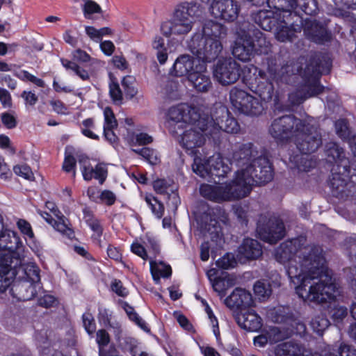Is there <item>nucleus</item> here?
I'll list each match as a JSON object with an SVG mask.
<instances>
[{"label": "nucleus", "instance_id": "31", "mask_svg": "<svg viewBox=\"0 0 356 356\" xmlns=\"http://www.w3.org/2000/svg\"><path fill=\"white\" fill-rule=\"evenodd\" d=\"M229 100L232 106L238 112L249 111L246 104L252 100V95L236 87H234L229 92Z\"/></svg>", "mask_w": 356, "mask_h": 356}, {"label": "nucleus", "instance_id": "43", "mask_svg": "<svg viewBox=\"0 0 356 356\" xmlns=\"http://www.w3.org/2000/svg\"><path fill=\"white\" fill-rule=\"evenodd\" d=\"M329 324L328 319L322 314L314 316L310 322L312 329L319 336L323 334V332L328 327Z\"/></svg>", "mask_w": 356, "mask_h": 356}, {"label": "nucleus", "instance_id": "18", "mask_svg": "<svg viewBox=\"0 0 356 356\" xmlns=\"http://www.w3.org/2000/svg\"><path fill=\"white\" fill-rule=\"evenodd\" d=\"M238 37L232 49L233 56L243 61H249L254 54V47L251 43V36L249 31L241 30L237 32Z\"/></svg>", "mask_w": 356, "mask_h": 356}, {"label": "nucleus", "instance_id": "44", "mask_svg": "<svg viewBox=\"0 0 356 356\" xmlns=\"http://www.w3.org/2000/svg\"><path fill=\"white\" fill-rule=\"evenodd\" d=\"M60 62L66 70H71L82 80L86 81L89 79L90 76L88 72L78 65L76 63L64 58L60 59Z\"/></svg>", "mask_w": 356, "mask_h": 356}, {"label": "nucleus", "instance_id": "8", "mask_svg": "<svg viewBox=\"0 0 356 356\" xmlns=\"http://www.w3.org/2000/svg\"><path fill=\"white\" fill-rule=\"evenodd\" d=\"M22 242L17 234L3 224L0 215V265H11L17 267L21 262Z\"/></svg>", "mask_w": 356, "mask_h": 356}, {"label": "nucleus", "instance_id": "24", "mask_svg": "<svg viewBox=\"0 0 356 356\" xmlns=\"http://www.w3.org/2000/svg\"><path fill=\"white\" fill-rule=\"evenodd\" d=\"M304 32L312 41L323 44L331 39V34L326 29L316 21H307L304 26Z\"/></svg>", "mask_w": 356, "mask_h": 356}, {"label": "nucleus", "instance_id": "4", "mask_svg": "<svg viewBox=\"0 0 356 356\" xmlns=\"http://www.w3.org/2000/svg\"><path fill=\"white\" fill-rule=\"evenodd\" d=\"M228 159L239 168L238 170H245L244 178L252 177L253 186L268 183L273 179L268 159L259 156L257 147L252 143L236 145Z\"/></svg>", "mask_w": 356, "mask_h": 356}, {"label": "nucleus", "instance_id": "25", "mask_svg": "<svg viewBox=\"0 0 356 356\" xmlns=\"http://www.w3.org/2000/svg\"><path fill=\"white\" fill-rule=\"evenodd\" d=\"M236 321L241 328L250 332H256L262 326L261 317L254 310L237 314Z\"/></svg>", "mask_w": 356, "mask_h": 356}, {"label": "nucleus", "instance_id": "51", "mask_svg": "<svg viewBox=\"0 0 356 356\" xmlns=\"http://www.w3.org/2000/svg\"><path fill=\"white\" fill-rule=\"evenodd\" d=\"M297 2V7L300 6L301 10L309 15H312L316 13L318 6L315 0H296Z\"/></svg>", "mask_w": 356, "mask_h": 356}, {"label": "nucleus", "instance_id": "11", "mask_svg": "<svg viewBox=\"0 0 356 356\" xmlns=\"http://www.w3.org/2000/svg\"><path fill=\"white\" fill-rule=\"evenodd\" d=\"M276 20L275 36L282 42H291L296 33L302 29V19L295 12L284 11L277 15Z\"/></svg>", "mask_w": 356, "mask_h": 356}, {"label": "nucleus", "instance_id": "50", "mask_svg": "<svg viewBox=\"0 0 356 356\" xmlns=\"http://www.w3.org/2000/svg\"><path fill=\"white\" fill-rule=\"evenodd\" d=\"M209 280L211 282L212 287L213 290L218 293V296L220 298H222L226 294V291L227 289V286L225 283V280L221 277H217L213 280L211 279V275L208 274Z\"/></svg>", "mask_w": 356, "mask_h": 356}, {"label": "nucleus", "instance_id": "42", "mask_svg": "<svg viewBox=\"0 0 356 356\" xmlns=\"http://www.w3.org/2000/svg\"><path fill=\"white\" fill-rule=\"evenodd\" d=\"M154 280L157 283L161 277H168L172 274V269L169 265H166L162 262L157 264L155 260V265L153 268L150 267Z\"/></svg>", "mask_w": 356, "mask_h": 356}, {"label": "nucleus", "instance_id": "58", "mask_svg": "<svg viewBox=\"0 0 356 356\" xmlns=\"http://www.w3.org/2000/svg\"><path fill=\"white\" fill-rule=\"evenodd\" d=\"M38 295H39L38 304L40 306L48 308L53 307L56 303V298L54 296L42 291V289Z\"/></svg>", "mask_w": 356, "mask_h": 356}, {"label": "nucleus", "instance_id": "40", "mask_svg": "<svg viewBox=\"0 0 356 356\" xmlns=\"http://www.w3.org/2000/svg\"><path fill=\"white\" fill-rule=\"evenodd\" d=\"M265 332L268 337L269 343L270 344L283 341L289 336L287 330L276 326L269 327L265 330Z\"/></svg>", "mask_w": 356, "mask_h": 356}, {"label": "nucleus", "instance_id": "23", "mask_svg": "<svg viewBox=\"0 0 356 356\" xmlns=\"http://www.w3.org/2000/svg\"><path fill=\"white\" fill-rule=\"evenodd\" d=\"M224 302L230 309H240L250 306L252 303V296L250 291L238 287L225 299Z\"/></svg>", "mask_w": 356, "mask_h": 356}, {"label": "nucleus", "instance_id": "12", "mask_svg": "<svg viewBox=\"0 0 356 356\" xmlns=\"http://www.w3.org/2000/svg\"><path fill=\"white\" fill-rule=\"evenodd\" d=\"M261 216L257 223V232L261 239L269 243H275L285 235V227L283 222L277 216L268 218Z\"/></svg>", "mask_w": 356, "mask_h": 356}, {"label": "nucleus", "instance_id": "17", "mask_svg": "<svg viewBox=\"0 0 356 356\" xmlns=\"http://www.w3.org/2000/svg\"><path fill=\"white\" fill-rule=\"evenodd\" d=\"M210 9L215 18L233 22L237 19L241 7L235 0H216L213 1Z\"/></svg>", "mask_w": 356, "mask_h": 356}, {"label": "nucleus", "instance_id": "47", "mask_svg": "<svg viewBox=\"0 0 356 356\" xmlns=\"http://www.w3.org/2000/svg\"><path fill=\"white\" fill-rule=\"evenodd\" d=\"M122 307L131 321L135 322L143 330H146L147 329L146 323L138 315L134 307L126 302H122Z\"/></svg>", "mask_w": 356, "mask_h": 356}, {"label": "nucleus", "instance_id": "34", "mask_svg": "<svg viewBox=\"0 0 356 356\" xmlns=\"http://www.w3.org/2000/svg\"><path fill=\"white\" fill-rule=\"evenodd\" d=\"M275 353L276 356H320L318 354H304L302 347L293 341L280 344Z\"/></svg>", "mask_w": 356, "mask_h": 356}, {"label": "nucleus", "instance_id": "15", "mask_svg": "<svg viewBox=\"0 0 356 356\" xmlns=\"http://www.w3.org/2000/svg\"><path fill=\"white\" fill-rule=\"evenodd\" d=\"M219 111L221 113L219 118L213 119L209 116V134L213 140L218 138L220 131L237 134L240 130L238 123L234 118L229 116L228 111L225 107L220 108Z\"/></svg>", "mask_w": 356, "mask_h": 356}, {"label": "nucleus", "instance_id": "20", "mask_svg": "<svg viewBox=\"0 0 356 356\" xmlns=\"http://www.w3.org/2000/svg\"><path fill=\"white\" fill-rule=\"evenodd\" d=\"M79 163L84 180L90 181L94 178L98 180L101 184L105 181L108 175V169L104 163H98L93 168L90 165L89 159L83 156H80Z\"/></svg>", "mask_w": 356, "mask_h": 356}, {"label": "nucleus", "instance_id": "21", "mask_svg": "<svg viewBox=\"0 0 356 356\" xmlns=\"http://www.w3.org/2000/svg\"><path fill=\"white\" fill-rule=\"evenodd\" d=\"M188 80L193 88L200 92H207L212 87V83L205 64L195 65V72L188 76Z\"/></svg>", "mask_w": 356, "mask_h": 356}, {"label": "nucleus", "instance_id": "39", "mask_svg": "<svg viewBox=\"0 0 356 356\" xmlns=\"http://www.w3.org/2000/svg\"><path fill=\"white\" fill-rule=\"evenodd\" d=\"M162 93L165 98L175 100L181 97L180 86L178 81L168 80L163 88Z\"/></svg>", "mask_w": 356, "mask_h": 356}, {"label": "nucleus", "instance_id": "2", "mask_svg": "<svg viewBox=\"0 0 356 356\" xmlns=\"http://www.w3.org/2000/svg\"><path fill=\"white\" fill-rule=\"evenodd\" d=\"M267 72L259 70L251 81H248L250 89L259 96L260 99L252 95V100L246 104L249 111H241L246 115L257 116L265 109V104L270 102L273 96L274 86L271 81L276 83L295 84L298 82L296 91L289 95V99L293 105L302 103L305 100L321 93L324 87L320 83L323 66L320 63L318 55L299 58L296 62L287 63L280 68L275 60L268 59Z\"/></svg>", "mask_w": 356, "mask_h": 356}, {"label": "nucleus", "instance_id": "10", "mask_svg": "<svg viewBox=\"0 0 356 356\" xmlns=\"http://www.w3.org/2000/svg\"><path fill=\"white\" fill-rule=\"evenodd\" d=\"M188 47L191 53L202 62L215 60L222 50L221 41L218 39L204 38L200 33L193 35Z\"/></svg>", "mask_w": 356, "mask_h": 356}, {"label": "nucleus", "instance_id": "61", "mask_svg": "<svg viewBox=\"0 0 356 356\" xmlns=\"http://www.w3.org/2000/svg\"><path fill=\"white\" fill-rule=\"evenodd\" d=\"M83 325L86 331L92 334L96 330V324L92 315L90 313H85L82 316Z\"/></svg>", "mask_w": 356, "mask_h": 356}, {"label": "nucleus", "instance_id": "3", "mask_svg": "<svg viewBox=\"0 0 356 356\" xmlns=\"http://www.w3.org/2000/svg\"><path fill=\"white\" fill-rule=\"evenodd\" d=\"M269 134L277 143L293 140L299 151H316L322 144L321 135L315 119L307 117L300 120L292 115L275 119L269 128Z\"/></svg>", "mask_w": 356, "mask_h": 356}, {"label": "nucleus", "instance_id": "55", "mask_svg": "<svg viewBox=\"0 0 356 356\" xmlns=\"http://www.w3.org/2000/svg\"><path fill=\"white\" fill-rule=\"evenodd\" d=\"M83 14L86 18H90V15L95 13H101L100 6L92 0H86L83 8Z\"/></svg>", "mask_w": 356, "mask_h": 356}, {"label": "nucleus", "instance_id": "16", "mask_svg": "<svg viewBox=\"0 0 356 356\" xmlns=\"http://www.w3.org/2000/svg\"><path fill=\"white\" fill-rule=\"evenodd\" d=\"M194 24L185 17L173 13L172 18L161 24V31L165 37L184 36L191 32Z\"/></svg>", "mask_w": 356, "mask_h": 356}, {"label": "nucleus", "instance_id": "26", "mask_svg": "<svg viewBox=\"0 0 356 356\" xmlns=\"http://www.w3.org/2000/svg\"><path fill=\"white\" fill-rule=\"evenodd\" d=\"M15 271V279L26 280L35 284H40V269L33 263L22 264V261L17 266Z\"/></svg>", "mask_w": 356, "mask_h": 356}, {"label": "nucleus", "instance_id": "38", "mask_svg": "<svg viewBox=\"0 0 356 356\" xmlns=\"http://www.w3.org/2000/svg\"><path fill=\"white\" fill-rule=\"evenodd\" d=\"M268 7L274 9L277 13V16L284 11L293 12L297 8V2L296 0H265Z\"/></svg>", "mask_w": 356, "mask_h": 356}, {"label": "nucleus", "instance_id": "63", "mask_svg": "<svg viewBox=\"0 0 356 356\" xmlns=\"http://www.w3.org/2000/svg\"><path fill=\"white\" fill-rule=\"evenodd\" d=\"M17 226L20 232L27 238L32 239L34 236L30 223L24 219H19L17 222Z\"/></svg>", "mask_w": 356, "mask_h": 356}, {"label": "nucleus", "instance_id": "9", "mask_svg": "<svg viewBox=\"0 0 356 356\" xmlns=\"http://www.w3.org/2000/svg\"><path fill=\"white\" fill-rule=\"evenodd\" d=\"M228 158L229 156L227 158V160L229 161V163H227L220 153H216L203 163H202L201 158L195 156L192 166L193 170L197 175L203 178L207 176L225 177L230 172V165L232 164Z\"/></svg>", "mask_w": 356, "mask_h": 356}, {"label": "nucleus", "instance_id": "1", "mask_svg": "<svg viewBox=\"0 0 356 356\" xmlns=\"http://www.w3.org/2000/svg\"><path fill=\"white\" fill-rule=\"evenodd\" d=\"M275 257L284 265L296 293L304 302L322 305L335 300L337 288L324 265L320 246L309 244L301 236L281 243Z\"/></svg>", "mask_w": 356, "mask_h": 356}, {"label": "nucleus", "instance_id": "52", "mask_svg": "<svg viewBox=\"0 0 356 356\" xmlns=\"http://www.w3.org/2000/svg\"><path fill=\"white\" fill-rule=\"evenodd\" d=\"M135 79L132 76H126L122 80V86L126 95L130 98L134 97L137 90L134 87Z\"/></svg>", "mask_w": 356, "mask_h": 356}, {"label": "nucleus", "instance_id": "22", "mask_svg": "<svg viewBox=\"0 0 356 356\" xmlns=\"http://www.w3.org/2000/svg\"><path fill=\"white\" fill-rule=\"evenodd\" d=\"M237 258L241 263L248 260H255L262 254L261 244L254 239L245 238L238 248Z\"/></svg>", "mask_w": 356, "mask_h": 356}, {"label": "nucleus", "instance_id": "14", "mask_svg": "<svg viewBox=\"0 0 356 356\" xmlns=\"http://www.w3.org/2000/svg\"><path fill=\"white\" fill-rule=\"evenodd\" d=\"M140 240L142 243L136 241L131 244V250L144 261L149 260V265L153 268L155 259L160 253L159 241L152 233H147Z\"/></svg>", "mask_w": 356, "mask_h": 356}, {"label": "nucleus", "instance_id": "29", "mask_svg": "<svg viewBox=\"0 0 356 356\" xmlns=\"http://www.w3.org/2000/svg\"><path fill=\"white\" fill-rule=\"evenodd\" d=\"M254 22L262 29L270 31L275 26L277 13L270 8L260 10L251 15Z\"/></svg>", "mask_w": 356, "mask_h": 356}, {"label": "nucleus", "instance_id": "5", "mask_svg": "<svg viewBox=\"0 0 356 356\" xmlns=\"http://www.w3.org/2000/svg\"><path fill=\"white\" fill-rule=\"evenodd\" d=\"M245 170H236L234 179L222 184H203L200 187V195L216 203L230 202L247 197L252 190L253 178L243 177Z\"/></svg>", "mask_w": 356, "mask_h": 356}, {"label": "nucleus", "instance_id": "27", "mask_svg": "<svg viewBox=\"0 0 356 356\" xmlns=\"http://www.w3.org/2000/svg\"><path fill=\"white\" fill-rule=\"evenodd\" d=\"M174 12L186 17L195 24L197 19L202 16L203 8L197 1H183L176 6Z\"/></svg>", "mask_w": 356, "mask_h": 356}, {"label": "nucleus", "instance_id": "13", "mask_svg": "<svg viewBox=\"0 0 356 356\" xmlns=\"http://www.w3.org/2000/svg\"><path fill=\"white\" fill-rule=\"evenodd\" d=\"M198 109L188 104H179L170 107L167 111L166 117L169 121L186 124H195L199 126L204 122Z\"/></svg>", "mask_w": 356, "mask_h": 356}, {"label": "nucleus", "instance_id": "36", "mask_svg": "<svg viewBox=\"0 0 356 356\" xmlns=\"http://www.w3.org/2000/svg\"><path fill=\"white\" fill-rule=\"evenodd\" d=\"M17 267L11 265H0V293L4 292L13 282Z\"/></svg>", "mask_w": 356, "mask_h": 356}, {"label": "nucleus", "instance_id": "45", "mask_svg": "<svg viewBox=\"0 0 356 356\" xmlns=\"http://www.w3.org/2000/svg\"><path fill=\"white\" fill-rule=\"evenodd\" d=\"M254 292L259 300L268 298L271 294V288L268 282L259 280L254 285Z\"/></svg>", "mask_w": 356, "mask_h": 356}, {"label": "nucleus", "instance_id": "54", "mask_svg": "<svg viewBox=\"0 0 356 356\" xmlns=\"http://www.w3.org/2000/svg\"><path fill=\"white\" fill-rule=\"evenodd\" d=\"M51 225L58 232L70 237L73 234L72 230L67 227L64 220L63 214L60 215L57 220H54Z\"/></svg>", "mask_w": 356, "mask_h": 356}, {"label": "nucleus", "instance_id": "32", "mask_svg": "<svg viewBox=\"0 0 356 356\" xmlns=\"http://www.w3.org/2000/svg\"><path fill=\"white\" fill-rule=\"evenodd\" d=\"M227 35V29L222 24L213 22H207L202 29V35L201 37L204 38H211L212 40H219L222 42V40Z\"/></svg>", "mask_w": 356, "mask_h": 356}, {"label": "nucleus", "instance_id": "28", "mask_svg": "<svg viewBox=\"0 0 356 356\" xmlns=\"http://www.w3.org/2000/svg\"><path fill=\"white\" fill-rule=\"evenodd\" d=\"M201 64L200 60H195L189 55H181L179 56L172 66L175 74L177 76H183L195 72V65Z\"/></svg>", "mask_w": 356, "mask_h": 356}, {"label": "nucleus", "instance_id": "57", "mask_svg": "<svg viewBox=\"0 0 356 356\" xmlns=\"http://www.w3.org/2000/svg\"><path fill=\"white\" fill-rule=\"evenodd\" d=\"M109 93L112 100L115 104H121L122 100V92L118 82L111 80L109 83Z\"/></svg>", "mask_w": 356, "mask_h": 356}, {"label": "nucleus", "instance_id": "33", "mask_svg": "<svg viewBox=\"0 0 356 356\" xmlns=\"http://www.w3.org/2000/svg\"><path fill=\"white\" fill-rule=\"evenodd\" d=\"M300 152L302 154L291 156L289 160L295 164V167L299 171L308 172L316 165V161L313 159L312 156L309 155L313 152L308 153L303 152L302 151Z\"/></svg>", "mask_w": 356, "mask_h": 356}, {"label": "nucleus", "instance_id": "60", "mask_svg": "<svg viewBox=\"0 0 356 356\" xmlns=\"http://www.w3.org/2000/svg\"><path fill=\"white\" fill-rule=\"evenodd\" d=\"M104 123L103 128L116 129L118 122L115 118L113 111L109 107H106L104 111Z\"/></svg>", "mask_w": 356, "mask_h": 356}, {"label": "nucleus", "instance_id": "35", "mask_svg": "<svg viewBox=\"0 0 356 356\" xmlns=\"http://www.w3.org/2000/svg\"><path fill=\"white\" fill-rule=\"evenodd\" d=\"M251 43L254 45V54H267L270 51L271 44L270 42L267 40L265 35L259 30L253 32Z\"/></svg>", "mask_w": 356, "mask_h": 356}, {"label": "nucleus", "instance_id": "48", "mask_svg": "<svg viewBox=\"0 0 356 356\" xmlns=\"http://www.w3.org/2000/svg\"><path fill=\"white\" fill-rule=\"evenodd\" d=\"M132 150L136 154L142 156L151 165H156L159 162V158L158 157L156 152L152 149L143 147L140 149Z\"/></svg>", "mask_w": 356, "mask_h": 356}, {"label": "nucleus", "instance_id": "19", "mask_svg": "<svg viewBox=\"0 0 356 356\" xmlns=\"http://www.w3.org/2000/svg\"><path fill=\"white\" fill-rule=\"evenodd\" d=\"M42 289L41 284H35L26 281L15 280L10 289L14 298L19 301H27L35 298Z\"/></svg>", "mask_w": 356, "mask_h": 356}, {"label": "nucleus", "instance_id": "56", "mask_svg": "<svg viewBox=\"0 0 356 356\" xmlns=\"http://www.w3.org/2000/svg\"><path fill=\"white\" fill-rule=\"evenodd\" d=\"M87 224L94 232L92 237L98 243H100V238L103 232V228L100 221L96 218H91L87 220Z\"/></svg>", "mask_w": 356, "mask_h": 356}, {"label": "nucleus", "instance_id": "46", "mask_svg": "<svg viewBox=\"0 0 356 356\" xmlns=\"http://www.w3.org/2000/svg\"><path fill=\"white\" fill-rule=\"evenodd\" d=\"M175 186L170 179H158L153 182L154 191L159 194H168L170 191L174 190Z\"/></svg>", "mask_w": 356, "mask_h": 356}, {"label": "nucleus", "instance_id": "37", "mask_svg": "<svg viewBox=\"0 0 356 356\" xmlns=\"http://www.w3.org/2000/svg\"><path fill=\"white\" fill-rule=\"evenodd\" d=\"M268 317L277 323H290L292 316L289 314V309L283 306L270 309L268 312Z\"/></svg>", "mask_w": 356, "mask_h": 356}, {"label": "nucleus", "instance_id": "53", "mask_svg": "<svg viewBox=\"0 0 356 356\" xmlns=\"http://www.w3.org/2000/svg\"><path fill=\"white\" fill-rule=\"evenodd\" d=\"M236 265V260L234 254L227 253L223 257L216 261V266L222 269H229L234 268Z\"/></svg>", "mask_w": 356, "mask_h": 356}, {"label": "nucleus", "instance_id": "41", "mask_svg": "<svg viewBox=\"0 0 356 356\" xmlns=\"http://www.w3.org/2000/svg\"><path fill=\"white\" fill-rule=\"evenodd\" d=\"M145 200L148 207L152 210L153 214L157 218H161L165 210L163 203L159 201L156 197H155L151 194H147L145 196Z\"/></svg>", "mask_w": 356, "mask_h": 356}, {"label": "nucleus", "instance_id": "7", "mask_svg": "<svg viewBox=\"0 0 356 356\" xmlns=\"http://www.w3.org/2000/svg\"><path fill=\"white\" fill-rule=\"evenodd\" d=\"M204 122L199 126L195 124H187L183 133L179 134L177 131L170 128V133L176 137L180 145L186 151L194 156H197V149L201 147L206 141V136H211L209 134L210 127L209 125V115H202Z\"/></svg>", "mask_w": 356, "mask_h": 356}, {"label": "nucleus", "instance_id": "62", "mask_svg": "<svg viewBox=\"0 0 356 356\" xmlns=\"http://www.w3.org/2000/svg\"><path fill=\"white\" fill-rule=\"evenodd\" d=\"M98 198L100 203L105 204L107 206L114 204L116 201L115 194L109 190L102 191Z\"/></svg>", "mask_w": 356, "mask_h": 356}, {"label": "nucleus", "instance_id": "59", "mask_svg": "<svg viewBox=\"0 0 356 356\" xmlns=\"http://www.w3.org/2000/svg\"><path fill=\"white\" fill-rule=\"evenodd\" d=\"M13 171L17 175L27 180H33L34 178L31 169L26 164H20L14 166Z\"/></svg>", "mask_w": 356, "mask_h": 356}, {"label": "nucleus", "instance_id": "49", "mask_svg": "<svg viewBox=\"0 0 356 356\" xmlns=\"http://www.w3.org/2000/svg\"><path fill=\"white\" fill-rule=\"evenodd\" d=\"M94 129L95 124L92 118L86 119L82 122L81 125V133L89 138L97 140L99 136L92 131Z\"/></svg>", "mask_w": 356, "mask_h": 356}, {"label": "nucleus", "instance_id": "6", "mask_svg": "<svg viewBox=\"0 0 356 356\" xmlns=\"http://www.w3.org/2000/svg\"><path fill=\"white\" fill-rule=\"evenodd\" d=\"M261 70L253 65L245 66L243 68L232 58H225L218 60L214 66L213 76L222 86H229L236 83L243 75V81L248 83L252 81L248 78V74L252 72L254 76L259 74Z\"/></svg>", "mask_w": 356, "mask_h": 356}, {"label": "nucleus", "instance_id": "64", "mask_svg": "<svg viewBox=\"0 0 356 356\" xmlns=\"http://www.w3.org/2000/svg\"><path fill=\"white\" fill-rule=\"evenodd\" d=\"M337 134L342 139H346L349 136L348 124L346 120L340 119L335 122Z\"/></svg>", "mask_w": 356, "mask_h": 356}, {"label": "nucleus", "instance_id": "30", "mask_svg": "<svg viewBox=\"0 0 356 356\" xmlns=\"http://www.w3.org/2000/svg\"><path fill=\"white\" fill-rule=\"evenodd\" d=\"M325 154L330 163H335L342 166L344 171H347L348 161L345 156V152L336 143L330 142L325 145Z\"/></svg>", "mask_w": 356, "mask_h": 356}]
</instances>
